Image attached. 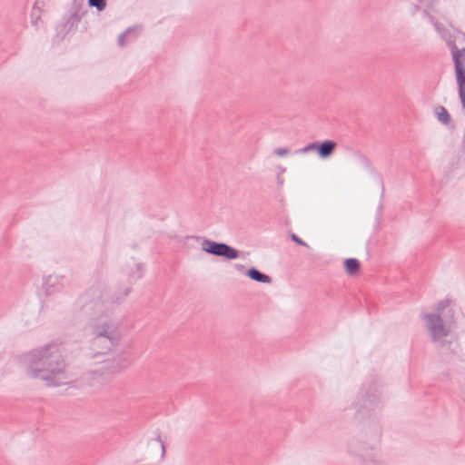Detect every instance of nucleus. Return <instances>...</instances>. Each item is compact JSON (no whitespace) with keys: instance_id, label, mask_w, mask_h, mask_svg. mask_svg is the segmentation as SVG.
Instances as JSON below:
<instances>
[{"instance_id":"obj_1","label":"nucleus","mask_w":465,"mask_h":465,"mask_svg":"<svg viewBox=\"0 0 465 465\" xmlns=\"http://www.w3.org/2000/svg\"><path fill=\"white\" fill-rule=\"evenodd\" d=\"M202 249L207 253L223 256L229 260L236 259L238 257V252L224 243L204 241L202 243Z\"/></svg>"},{"instance_id":"obj_2","label":"nucleus","mask_w":465,"mask_h":465,"mask_svg":"<svg viewBox=\"0 0 465 465\" xmlns=\"http://www.w3.org/2000/svg\"><path fill=\"white\" fill-rule=\"evenodd\" d=\"M337 147V143L331 140H325L322 143H311L307 145L303 151H316L319 157L328 158L330 157Z\"/></svg>"},{"instance_id":"obj_3","label":"nucleus","mask_w":465,"mask_h":465,"mask_svg":"<svg viewBox=\"0 0 465 465\" xmlns=\"http://www.w3.org/2000/svg\"><path fill=\"white\" fill-rule=\"evenodd\" d=\"M427 321L429 329L434 339H439L446 336L449 333V330L443 326L441 320L437 315H428Z\"/></svg>"},{"instance_id":"obj_4","label":"nucleus","mask_w":465,"mask_h":465,"mask_svg":"<svg viewBox=\"0 0 465 465\" xmlns=\"http://www.w3.org/2000/svg\"><path fill=\"white\" fill-rule=\"evenodd\" d=\"M47 364H48V369H47L48 374L44 375L43 379L50 381L51 383L54 385H61V384L65 383L67 377L64 374V372L58 369L52 367L50 362H47Z\"/></svg>"},{"instance_id":"obj_5","label":"nucleus","mask_w":465,"mask_h":465,"mask_svg":"<svg viewBox=\"0 0 465 465\" xmlns=\"http://www.w3.org/2000/svg\"><path fill=\"white\" fill-rule=\"evenodd\" d=\"M344 268L347 275L357 276L361 270V263L357 259L349 258L344 261Z\"/></svg>"},{"instance_id":"obj_6","label":"nucleus","mask_w":465,"mask_h":465,"mask_svg":"<svg viewBox=\"0 0 465 465\" xmlns=\"http://www.w3.org/2000/svg\"><path fill=\"white\" fill-rule=\"evenodd\" d=\"M450 46L451 48V54L455 66H457V62L460 64H465V63L463 62V60L465 59V49L460 50L452 43H450Z\"/></svg>"},{"instance_id":"obj_7","label":"nucleus","mask_w":465,"mask_h":465,"mask_svg":"<svg viewBox=\"0 0 465 465\" xmlns=\"http://www.w3.org/2000/svg\"><path fill=\"white\" fill-rule=\"evenodd\" d=\"M456 79L460 89H465V64H460L457 62L455 66Z\"/></svg>"},{"instance_id":"obj_8","label":"nucleus","mask_w":465,"mask_h":465,"mask_svg":"<svg viewBox=\"0 0 465 465\" xmlns=\"http://www.w3.org/2000/svg\"><path fill=\"white\" fill-rule=\"evenodd\" d=\"M111 345V341L104 335L97 336L93 341V348L96 350L98 347L102 346V350L104 351L109 349Z\"/></svg>"},{"instance_id":"obj_9","label":"nucleus","mask_w":465,"mask_h":465,"mask_svg":"<svg viewBox=\"0 0 465 465\" xmlns=\"http://www.w3.org/2000/svg\"><path fill=\"white\" fill-rule=\"evenodd\" d=\"M247 275L254 280V281H257V282H264V283H268L271 282V279L269 276L265 275V274H262L259 271H257L256 269H250L247 272Z\"/></svg>"},{"instance_id":"obj_10","label":"nucleus","mask_w":465,"mask_h":465,"mask_svg":"<svg viewBox=\"0 0 465 465\" xmlns=\"http://www.w3.org/2000/svg\"><path fill=\"white\" fill-rule=\"evenodd\" d=\"M435 114L437 116V119L440 122H441L445 124H448L450 123V115L443 106H438L435 109Z\"/></svg>"},{"instance_id":"obj_11","label":"nucleus","mask_w":465,"mask_h":465,"mask_svg":"<svg viewBox=\"0 0 465 465\" xmlns=\"http://www.w3.org/2000/svg\"><path fill=\"white\" fill-rule=\"evenodd\" d=\"M88 4L91 6L96 7L99 11L105 7V0H88Z\"/></svg>"},{"instance_id":"obj_12","label":"nucleus","mask_w":465,"mask_h":465,"mask_svg":"<svg viewBox=\"0 0 465 465\" xmlns=\"http://www.w3.org/2000/svg\"><path fill=\"white\" fill-rule=\"evenodd\" d=\"M275 154L283 157L289 154V150L286 148H278L275 150Z\"/></svg>"},{"instance_id":"obj_13","label":"nucleus","mask_w":465,"mask_h":465,"mask_svg":"<svg viewBox=\"0 0 465 465\" xmlns=\"http://www.w3.org/2000/svg\"><path fill=\"white\" fill-rule=\"evenodd\" d=\"M459 95H460L462 106L465 109V88L459 90Z\"/></svg>"},{"instance_id":"obj_14","label":"nucleus","mask_w":465,"mask_h":465,"mask_svg":"<svg viewBox=\"0 0 465 465\" xmlns=\"http://www.w3.org/2000/svg\"><path fill=\"white\" fill-rule=\"evenodd\" d=\"M292 239L298 244H301V245H306L304 242H302L297 235L295 234H292Z\"/></svg>"},{"instance_id":"obj_15","label":"nucleus","mask_w":465,"mask_h":465,"mask_svg":"<svg viewBox=\"0 0 465 465\" xmlns=\"http://www.w3.org/2000/svg\"><path fill=\"white\" fill-rule=\"evenodd\" d=\"M34 370H35V371H39L38 367H35Z\"/></svg>"}]
</instances>
